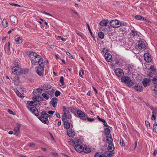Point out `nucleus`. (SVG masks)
I'll use <instances>...</instances> for the list:
<instances>
[{
	"label": "nucleus",
	"mask_w": 157,
	"mask_h": 157,
	"mask_svg": "<svg viewBox=\"0 0 157 157\" xmlns=\"http://www.w3.org/2000/svg\"><path fill=\"white\" fill-rule=\"evenodd\" d=\"M121 81L123 83L128 84L129 86H131L134 84L133 82L131 81L130 77L128 76L123 77L121 78Z\"/></svg>",
	"instance_id": "f257e3e1"
},
{
	"label": "nucleus",
	"mask_w": 157,
	"mask_h": 157,
	"mask_svg": "<svg viewBox=\"0 0 157 157\" xmlns=\"http://www.w3.org/2000/svg\"><path fill=\"white\" fill-rule=\"evenodd\" d=\"M45 113H46L44 111H43L41 113V116L40 117L39 119L44 124H48L49 121L47 117H46V116L45 115Z\"/></svg>",
	"instance_id": "f03ea898"
},
{
	"label": "nucleus",
	"mask_w": 157,
	"mask_h": 157,
	"mask_svg": "<svg viewBox=\"0 0 157 157\" xmlns=\"http://www.w3.org/2000/svg\"><path fill=\"white\" fill-rule=\"evenodd\" d=\"M77 113L78 117L81 119L83 120H86L87 115L86 114L79 109L77 110Z\"/></svg>",
	"instance_id": "7ed1b4c3"
},
{
	"label": "nucleus",
	"mask_w": 157,
	"mask_h": 157,
	"mask_svg": "<svg viewBox=\"0 0 157 157\" xmlns=\"http://www.w3.org/2000/svg\"><path fill=\"white\" fill-rule=\"evenodd\" d=\"M110 26L113 28H118L119 27L121 24L119 21L117 20L111 21L109 23Z\"/></svg>",
	"instance_id": "20e7f679"
},
{
	"label": "nucleus",
	"mask_w": 157,
	"mask_h": 157,
	"mask_svg": "<svg viewBox=\"0 0 157 157\" xmlns=\"http://www.w3.org/2000/svg\"><path fill=\"white\" fill-rule=\"evenodd\" d=\"M146 41L142 40H140L138 42V47L140 49L146 48Z\"/></svg>",
	"instance_id": "39448f33"
},
{
	"label": "nucleus",
	"mask_w": 157,
	"mask_h": 157,
	"mask_svg": "<svg viewBox=\"0 0 157 157\" xmlns=\"http://www.w3.org/2000/svg\"><path fill=\"white\" fill-rule=\"evenodd\" d=\"M115 73L119 77H121L124 74L123 71L120 68L116 69L115 71Z\"/></svg>",
	"instance_id": "423d86ee"
},
{
	"label": "nucleus",
	"mask_w": 157,
	"mask_h": 157,
	"mask_svg": "<svg viewBox=\"0 0 157 157\" xmlns=\"http://www.w3.org/2000/svg\"><path fill=\"white\" fill-rule=\"evenodd\" d=\"M74 148L75 150L78 152H82L83 150V147L80 144L75 145Z\"/></svg>",
	"instance_id": "0eeeda50"
},
{
	"label": "nucleus",
	"mask_w": 157,
	"mask_h": 157,
	"mask_svg": "<svg viewBox=\"0 0 157 157\" xmlns=\"http://www.w3.org/2000/svg\"><path fill=\"white\" fill-rule=\"evenodd\" d=\"M17 70L15 69L14 70L15 71H17L19 72V75L21 74H26L29 71V69H25L22 70L21 68H17Z\"/></svg>",
	"instance_id": "6e6552de"
},
{
	"label": "nucleus",
	"mask_w": 157,
	"mask_h": 157,
	"mask_svg": "<svg viewBox=\"0 0 157 157\" xmlns=\"http://www.w3.org/2000/svg\"><path fill=\"white\" fill-rule=\"evenodd\" d=\"M144 58L146 62L149 63L151 61V57L149 53H145L144 55Z\"/></svg>",
	"instance_id": "1a4fd4ad"
},
{
	"label": "nucleus",
	"mask_w": 157,
	"mask_h": 157,
	"mask_svg": "<svg viewBox=\"0 0 157 157\" xmlns=\"http://www.w3.org/2000/svg\"><path fill=\"white\" fill-rule=\"evenodd\" d=\"M30 110L36 116H37L39 115L38 111L37 108L34 107H32L30 109Z\"/></svg>",
	"instance_id": "9d476101"
},
{
	"label": "nucleus",
	"mask_w": 157,
	"mask_h": 157,
	"mask_svg": "<svg viewBox=\"0 0 157 157\" xmlns=\"http://www.w3.org/2000/svg\"><path fill=\"white\" fill-rule=\"evenodd\" d=\"M105 59L106 60L109 62H111L112 60V56L109 53H105Z\"/></svg>",
	"instance_id": "9b49d317"
},
{
	"label": "nucleus",
	"mask_w": 157,
	"mask_h": 157,
	"mask_svg": "<svg viewBox=\"0 0 157 157\" xmlns=\"http://www.w3.org/2000/svg\"><path fill=\"white\" fill-rule=\"evenodd\" d=\"M17 68H21L19 67V64L17 63V64H16V65L15 66H14L12 69V73L16 75H19V72L17 71H15L14 70L15 69L17 70Z\"/></svg>",
	"instance_id": "f8f14e48"
},
{
	"label": "nucleus",
	"mask_w": 157,
	"mask_h": 157,
	"mask_svg": "<svg viewBox=\"0 0 157 157\" xmlns=\"http://www.w3.org/2000/svg\"><path fill=\"white\" fill-rule=\"evenodd\" d=\"M30 58H35L38 59H40V56L36 53L34 52H30L29 54Z\"/></svg>",
	"instance_id": "ddd939ff"
},
{
	"label": "nucleus",
	"mask_w": 157,
	"mask_h": 157,
	"mask_svg": "<svg viewBox=\"0 0 157 157\" xmlns=\"http://www.w3.org/2000/svg\"><path fill=\"white\" fill-rule=\"evenodd\" d=\"M67 134L69 137H72L75 135V132L72 129H69L67 131Z\"/></svg>",
	"instance_id": "4468645a"
},
{
	"label": "nucleus",
	"mask_w": 157,
	"mask_h": 157,
	"mask_svg": "<svg viewBox=\"0 0 157 157\" xmlns=\"http://www.w3.org/2000/svg\"><path fill=\"white\" fill-rule=\"evenodd\" d=\"M57 99L56 98H53L50 102L52 106L55 108L57 105Z\"/></svg>",
	"instance_id": "2eb2a0df"
},
{
	"label": "nucleus",
	"mask_w": 157,
	"mask_h": 157,
	"mask_svg": "<svg viewBox=\"0 0 157 157\" xmlns=\"http://www.w3.org/2000/svg\"><path fill=\"white\" fill-rule=\"evenodd\" d=\"M101 29L102 31L107 33L111 31V28L108 25L104 27H101Z\"/></svg>",
	"instance_id": "dca6fc26"
},
{
	"label": "nucleus",
	"mask_w": 157,
	"mask_h": 157,
	"mask_svg": "<svg viewBox=\"0 0 157 157\" xmlns=\"http://www.w3.org/2000/svg\"><path fill=\"white\" fill-rule=\"evenodd\" d=\"M109 23V21L107 20H104L100 22V25L101 26V27H104L107 25V24Z\"/></svg>",
	"instance_id": "f3484780"
},
{
	"label": "nucleus",
	"mask_w": 157,
	"mask_h": 157,
	"mask_svg": "<svg viewBox=\"0 0 157 157\" xmlns=\"http://www.w3.org/2000/svg\"><path fill=\"white\" fill-rule=\"evenodd\" d=\"M44 68L43 67H40L38 68L36 71L37 74L40 76H42L44 71Z\"/></svg>",
	"instance_id": "a211bd4d"
},
{
	"label": "nucleus",
	"mask_w": 157,
	"mask_h": 157,
	"mask_svg": "<svg viewBox=\"0 0 157 157\" xmlns=\"http://www.w3.org/2000/svg\"><path fill=\"white\" fill-rule=\"evenodd\" d=\"M71 141L72 142V145H74L75 144L77 145L78 144H80L81 143L80 140L78 138H75L74 139V140H71Z\"/></svg>",
	"instance_id": "6ab92c4d"
},
{
	"label": "nucleus",
	"mask_w": 157,
	"mask_h": 157,
	"mask_svg": "<svg viewBox=\"0 0 157 157\" xmlns=\"http://www.w3.org/2000/svg\"><path fill=\"white\" fill-rule=\"evenodd\" d=\"M10 20L13 24H16L17 22V19L16 17L13 15L10 17Z\"/></svg>",
	"instance_id": "aec40b11"
},
{
	"label": "nucleus",
	"mask_w": 157,
	"mask_h": 157,
	"mask_svg": "<svg viewBox=\"0 0 157 157\" xmlns=\"http://www.w3.org/2000/svg\"><path fill=\"white\" fill-rule=\"evenodd\" d=\"M150 81L149 79L147 78H144L142 82L144 86L145 87L147 86L148 83L150 82Z\"/></svg>",
	"instance_id": "412c9836"
},
{
	"label": "nucleus",
	"mask_w": 157,
	"mask_h": 157,
	"mask_svg": "<svg viewBox=\"0 0 157 157\" xmlns=\"http://www.w3.org/2000/svg\"><path fill=\"white\" fill-rule=\"evenodd\" d=\"M108 149L110 152H112L114 150V147L112 143L109 144Z\"/></svg>",
	"instance_id": "4be33fe9"
},
{
	"label": "nucleus",
	"mask_w": 157,
	"mask_h": 157,
	"mask_svg": "<svg viewBox=\"0 0 157 157\" xmlns=\"http://www.w3.org/2000/svg\"><path fill=\"white\" fill-rule=\"evenodd\" d=\"M43 58H40L38 60V62L41 67H44V63Z\"/></svg>",
	"instance_id": "5701e85b"
},
{
	"label": "nucleus",
	"mask_w": 157,
	"mask_h": 157,
	"mask_svg": "<svg viewBox=\"0 0 157 157\" xmlns=\"http://www.w3.org/2000/svg\"><path fill=\"white\" fill-rule=\"evenodd\" d=\"M15 38V40L18 44H21L23 41L21 37L20 36H16Z\"/></svg>",
	"instance_id": "b1692460"
},
{
	"label": "nucleus",
	"mask_w": 157,
	"mask_h": 157,
	"mask_svg": "<svg viewBox=\"0 0 157 157\" xmlns=\"http://www.w3.org/2000/svg\"><path fill=\"white\" fill-rule=\"evenodd\" d=\"M64 122V126L65 128L67 129H69L71 127L70 123L68 121H63Z\"/></svg>",
	"instance_id": "393cba45"
},
{
	"label": "nucleus",
	"mask_w": 157,
	"mask_h": 157,
	"mask_svg": "<svg viewBox=\"0 0 157 157\" xmlns=\"http://www.w3.org/2000/svg\"><path fill=\"white\" fill-rule=\"evenodd\" d=\"M134 88L138 92L141 91L143 89V87L142 86L139 85L135 86H134Z\"/></svg>",
	"instance_id": "a878e982"
},
{
	"label": "nucleus",
	"mask_w": 157,
	"mask_h": 157,
	"mask_svg": "<svg viewBox=\"0 0 157 157\" xmlns=\"http://www.w3.org/2000/svg\"><path fill=\"white\" fill-rule=\"evenodd\" d=\"M106 141L107 142L109 143V144L112 143L113 140L112 137L111 136H107L106 137Z\"/></svg>",
	"instance_id": "bb28decb"
},
{
	"label": "nucleus",
	"mask_w": 157,
	"mask_h": 157,
	"mask_svg": "<svg viewBox=\"0 0 157 157\" xmlns=\"http://www.w3.org/2000/svg\"><path fill=\"white\" fill-rule=\"evenodd\" d=\"M63 121H68L69 115H63L62 116Z\"/></svg>",
	"instance_id": "cd10ccee"
},
{
	"label": "nucleus",
	"mask_w": 157,
	"mask_h": 157,
	"mask_svg": "<svg viewBox=\"0 0 157 157\" xmlns=\"http://www.w3.org/2000/svg\"><path fill=\"white\" fill-rule=\"evenodd\" d=\"M2 25H3V26L5 28H6L8 26V22L6 19H4L2 21Z\"/></svg>",
	"instance_id": "c85d7f7f"
},
{
	"label": "nucleus",
	"mask_w": 157,
	"mask_h": 157,
	"mask_svg": "<svg viewBox=\"0 0 157 157\" xmlns=\"http://www.w3.org/2000/svg\"><path fill=\"white\" fill-rule=\"evenodd\" d=\"M154 75L155 76H154V78L152 79L151 82L152 83L157 84V75L156 74H155Z\"/></svg>",
	"instance_id": "c756f323"
},
{
	"label": "nucleus",
	"mask_w": 157,
	"mask_h": 157,
	"mask_svg": "<svg viewBox=\"0 0 157 157\" xmlns=\"http://www.w3.org/2000/svg\"><path fill=\"white\" fill-rule=\"evenodd\" d=\"M153 131L156 133L157 132V122H155L153 126Z\"/></svg>",
	"instance_id": "7c9ffc66"
},
{
	"label": "nucleus",
	"mask_w": 157,
	"mask_h": 157,
	"mask_svg": "<svg viewBox=\"0 0 157 157\" xmlns=\"http://www.w3.org/2000/svg\"><path fill=\"white\" fill-rule=\"evenodd\" d=\"M128 69L129 71V72L131 73L132 72L134 69V67L132 65H129L128 66Z\"/></svg>",
	"instance_id": "2f4dec72"
},
{
	"label": "nucleus",
	"mask_w": 157,
	"mask_h": 157,
	"mask_svg": "<svg viewBox=\"0 0 157 157\" xmlns=\"http://www.w3.org/2000/svg\"><path fill=\"white\" fill-rule=\"evenodd\" d=\"M137 34V32L135 31H134L133 30H132L130 32V35L133 36H135Z\"/></svg>",
	"instance_id": "473e14b6"
},
{
	"label": "nucleus",
	"mask_w": 157,
	"mask_h": 157,
	"mask_svg": "<svg viewBox=\"0 0 157 157\" xmlns=\"http://www.w3.org/2000/svg\"><path fill=\"white\" fill-rule=\"evenodd\" d=\"M104 132L106 135H109L110 132V130L109 128H105Z\"/></svg>",
	"instance_id": "72a5a7b5"
},
{
	"label": "nucleus",
	"mask_w": 157,
	"mask_h": 157,
	"mask_svg": "<svg viewBox=\"0 0 157 157\" xmlns=\"http://www.w3.org/2000/svg\"><path fill=\"white\" fill-rule=\"evenodd\" d=\"M30 59L31 60V62L32 63H36L38 62V60L39 59H38L35 58H30Z\"/></svg>",
	"instance_id": "f704fd0d"
},
{
	"label": "nucleus",
	"mask_w": 157,
	"mask_h": 157,
	"mask_svg": "<svg viewBox=\"0 0 157 157\" xmlns=\"http://www.w3.org/2000/svg\"><path fill=\"white\" fill-rule=\"evenodd\" d=\"M98 36L100 38L103 39L104 38V34L102 32H99L98 33Z\"/></svg>",
	"instance_id": "c9c22d12"
},
{
	"label": "nucleus",
	"mask_w": 157,
	"mask_h": 157,
	"mask_svg": "<svg viewBox=\"0 0 157 157\" xmlns=\"http://www.w3.org/2000/svg\"><path fill=\"white\" fill-rule=\"evenodd\" d=\"M83 151L85 153H87L90 152L91 150L89 148L86 147L84 149L83 148Z\"/></svg>",
	"instance_id": "e433bc0d"
},
{
	"label": "nucleus",
	"mask_w": 157,
	"mask_h": 157,
	"mask_svg": "<svg viewBox=\"0 0 157 157\" xmlns=\"http://www.w3.org/2000/svg\"><path fill=\"white\" fill-rule=\"evenodd\" d=\"M135 18L137 20L142 21L143 17L140 15H137L135 16Z\"/></svg>",
	"instance_id": "4c0bfd02"
},
{
	"label": "nucleus",
	"mask_w": 157,
	"mask_h": 157,
	"mask_svg": "<svg viewBox=\"0 0 157 157\" xmlns=\"http://www.w3.org/2000/svg\"><path fill=\"white\" fill-rule=\"evenodd\" d=\"M42 87L43 88V89L44 90H47L48 89H49L51 88V86L50 85H44Z\"/></svg>",
	"instance_id": "58836bf2"
},
{
	"label": "nucleus",
	"mask_w": 157,
	"mask_h": 157,
	"mask_svg": "<svg viewBox=\"0 0 157 157\" xmlns=\"http://www.w3.org/2000/svg\"><path fill=\"white\" fill-rule=\"evenodd\" d=\"M60 82L61 84V85H60V86H63V85L64 84V79H63V76L60 77Z\"/></svg>",
	"instance_id": "ea45409f"
},
{
	"label": "nucleus",
	"mask_w": 157,
	"mask_h": 157,
	"mask_svg": "<svg viewBox=\"0 0 157 157\" xmlns=\"http://www.w3.org/2000/svg\"><path fill=\"white\" fill-rule=\"evenodd\" d=\"M94 157H107L105 155H100L99 153L98 152L96 153L94 155Z\"/></svg>",
	"instance_id": "a19ab883"
},
{
	"label": "nucleus",
	"mask_w": 157,
	"mask_h": 157,
	"mask_svg": "<svg viewBox=\"0 0 157 157\" xmlns=\"http://www.w3.org/2000/svg\"><path fill=\"white\" fill-rule=\"evenodd\" d=\"M40 92V91L39 89H34L33 92V94L35 95V96H36V95H37L38 93H39Z\"/></svg>",
	"instance_id": "79ce46f5"
},
{
	"label": "nucleus",
	"mask_w": 157,
	"mask_h": 157,
	"mask_svg": "<svg viewBox=\"0 0 157 157\" xmlns=\"http://www.w3.org/2000/svg\"><path fill=\"white\" fill-rule=\"evenodd\" d=\"M43 100L44 99L42 97L38 96L37 97V98H36V101L38 102Z\"/></svg>",
	"instance_id": "37998d69"
},
{
	"label": "nucleus",
	"mask_w": 157,
	"mask_h": 157,
	"mask_svg": "<svg viewBox=\"0 0 157 157\" xmlns=\"http://www.w3.org/2000/svg\"><path fill=\"white\" fill-rule=\"evenodd\" d=\"M19 132V130H17L16 129V128H15L14 130V134L16 136H18V133Z\"/></svg>",
	"instance_id": "c03bdc74"
},
{
	"label": "nucleus",
	"mask_w": 157,
	"mask_h": 157,
	"mask_svg": "<svg viewBox=\"0 0 157 157\" xmlns=\"http://www.w3.org/2000/svg\"><path fill=\"white\" fill-rule=\"evenodd\" d=\"M153 90L155 92L154 94L157 95V85H155Z\"/></svg>",
	"instance_id": "a18cd8bd"
},
{
	"label": "nucleus",
	"mask_w": 157,
	"mask_h": 157,
	"mask_svg": "<svg viewBox=\"0 0 157 157\" xmlns=\"http://www.w3.org/2000/svg\"><path fill=\"white\" fill-rule=\"evenodd\" d=\"M15 92L18 96L21 97H23V96L21 94V93L17 89H16V90Z\"/></svg>",
	"instance_id": "49530a36"
},
{
	"label": "nucleus",
	"mask_w": 157,
	"mask_h": 157,
	"mask_svg": "<svg viewBox=\"0 0 157 157\" xmlns=\"http://www.w3.org/2000/svg\"><path fill=\"white\" fill-rule=\"evenodd\" d=\"M42 96L44 98H45V99H46L47 100H48L49 98V97L45 93H43L42 94Z\"/></svg>",
	"instance_id": "de8ad7c7"
},
{
	"label": "nucleus",
	"mask_w": 157,
	"mask_h": 157,
	"mask_svg": "<svg viewBox=\"0 0 157 157\" xmlns=\"http://www.w3.org/2000/svg\"><path fill=\"white\" fill-rule=\"evenodd\" d=\"M152 115L151 117V119L152 120H155L156 118V117L155 115V113L154 112H152Z\"/></svg>",
	"instance_id": "09e8293b"
},
{
	"label": "nucleus",
	"mask_w": 157,
	"mask_h": 157,
	"mask_svg": "<svg viewBox=\"0 0 157 157\" xmlns=\"http://www.w3.org/2000/svg\"><path fill=\"white\" fill-rule=\"evenodd\" d=\"M60 94V92L58 90H56V91L55 94V96L58 97L59 96Z\"/></svg>",
	"instance_id": "8fccbe9b"
},
{
	"label": "nucleus",
	"mask_w": 157,
	"mask_h": 157,
	"mask_svg": "<svg viewBox=\"0 0 157 157\" xmlns=\"http://www.w3.org/2000/svg\"><path fill=\"white\" fill-rule=\"evenodd\" d=\"M87 27H88V30H89V31L90 34V35H91V36H93V34L92 33V32H91V30L90 29V26L89 25V24L87 23Z\"/></svg>",
	"instance_id": "3c124183"
},
{
	"label": "nucleus",
	"mask_w": 157,
	"mask_h": 157,
	"mask_svg": "<svg viewBox=\"0 0 157 157\" xmlns=\"http://www.w3.org/2000/svg\"><path fill=\"white\" fill-rule=\"evenodd\" d=\"M120 143L121 145L123 147L124 146V143L123 139H121L120 140Z\"/></svg>",
	"instance_id": "603ef678"
},
{
	"label": "nucleus",
	"mask_w": 157,
	"mask_h": 157,
	"mask_svg": "<svg viewBox=\"0 0 157 157\" xmlns=\"http://www.w3.org/2000/svg\"><path fill=\"white\" fill-rule=\"evenodd\" d=\"M97 118L98 119L99 121L102 122L103 123L104 121H105L104 119L101 118L98 116H97Z\"/></svg>",
	"instance_id": "864d4df0"
},
{
	"label": "nucleus",
	"mask_w": 157,
	"mask_h": 157,
	"mask_svg": "<svg viewBox=\"0 0 157 157\" xmlns=\"http://www.w3.org/2000/svg\"><path fill=\"white\" fill-rule=\"evenodd\" d=\"M28 104L30 106H32L33 105L34 102L32 101H28Z\"/></svg>",
	"instance_id": "5fc2aeb1"
},
{
	"label": "nucleus",
	"mask_w": 157,
	"mask_h": 157,
	"mask_svg": "<svg viewBox=\"0 0 157 157\" xmlns=\"http://www.w3.org/2000/svg\"><path fill=\"white\" fill-rule=\"evenodd\" d=\"M142 21H145L148 22L149 23L151 22L148 19H147L146 18H145L144 17H143V18L142 19Z\"/></svg>",
	"instance_id": "6e6d98bb"
},
{
	"label": "nucleus",
	"mask_w": 157,
	"mask_h": 157,
	"mask_svg": "<svg viewBox=\"0 0 157 157\" xmlns=\"http://www.w3.org/2000/svg\"><path fill=\"white\" fill-rule=\"evenodd\" d=\"M69 112L68 111L66 110L65 111L64 114L63 115H69Z\"/></svg>",
	"instance_id": "4d7b16f0"
},
{
	"label": "nucleus",
	"mask_w": 157,
	"mask_h": 157,
	"mask_svg": "<svg viewBox=\"0 0 157 157\" xmlns=\"http://www.w3.org/2000/svg\"><path fill=\"white\" fill-rule=\"evenodd\" d=\"M66 54L68 55V56H69L70 57V58H71V59H72L73 58V57L71 55V54H70V53L69 52H66Z\"/></svg>",
	"instance_id": "13d9d810"
},
{
	"label": "nucleus",
	"mask_w": 157,
	"mask_h": 157,
	"mask_svg": "<svg viewBox=\"0 0 157 157\" xmlns=\"http://www.w3.org/2000/svg\"><path fill=\"white\" fill-rule=\"evenodd\" d=\"M150 69L152 71H154L155 70V69L153 65H151L150 67Z\"/></svg>",
	"instance_id": "bf43d9fd"
},
{
	"label": "nucleus",
	"mask_w": 157,
	"mask_h": 157,
	"mask_svg": "<svg viewBox=\"0 0 157 157\" xmlns=\"http://www.w3.org/2000/svg\"><path fill=\"white\" fill-rule=\"evenodd\" d=\"M21 126V124H17V128H16V129L19 130Z\"/></svg>",
	"instance_id": "052dcab7"
},
{
	"label": "nucleus",
	"mask_w": 157,
	"mask_h": 157,
	"mask_svg": "<svg viewBox=\"0 0 157 157\" xmlns=\"http://www.w3.org/2000/svg\"><path fill=\"white\" fill-rule=\"evenodd\" d=\"M86 119L88 120V121H93L94 120V119L93 118H89L87 116V117Z\"/></svg>",
	"instance_id": "680f3d73"
},
{
	"label": "nucleus",
	"mask_w": 157,
	"mask_h": 157,
	"mask_svg": "<svg viewBox=\"0 0 157 157\" xmlns=\"http://www.w3.org/2000/svg\"><path fill=\"white\" fill-rule=\"evenodd\" d=\"M56 116L57 117H58L59 118H60V115L58 113L56 112Z\"/></svg>",
	"instance_id": "e2e57ef3"
},
{
	"label": "nucleus",
	"mask_w": 157,
	"mask_h": 157,
	"mask_svg": "<svg viewBox=\"0 0 157 157\" xmlns=\"http://www.w3.org/2000/svg\"><path fill=\"white\" fill-rule=\"evenodd\" d=\"M55 112L52 111H49L48 112V113L50 115H53Z\"/></svg>",
	"instance_id": "0e129e2a"
},
{
	"label": "nucleus",
	"mask_w": 157,
	"mask_h": 157,
	"mask_svg": "<svg viewBox=\"0 0 157 157\" xmlns=\"http://www.w3.org/2000/svg\"><path fill=\"white\" fill-rule=\"evenodd\" d=\"M35 146V144L34 143H31L29 144V146L30 147H33Z\"/></svg>",
	"instance_id": "69168bd1"
},
{
	"label": "nucleus",
	"mask_w": 157,
	"mask_h": 157,
	"mask_svg": "<svg viewBox=\"0 0 157 157\" xmlns=\"http://www.w3.org/2000/svg\"><path fill=\"white\" fill-rule=\"evenodd\" d=\"M8 112L10 114H13V112L10 109H8Z\"/></svg>",
	"instance_id": "338daca9"
},
{
	"label": "nucleus",
	"mask_w": 157,
	"mask_h": 157,
	"mask_svg": "<svg viewBox=\"0 0 157 157\" xmlns=\"http://www.w3.org/2000/svg\"><path fill=\"white\" fill-rule=\"evenodd\" d=\"M145 124L147 126H150V123L147 121H145Z\"/></svg>",
	"instance_id": "774afa93"
}]
</instances>
